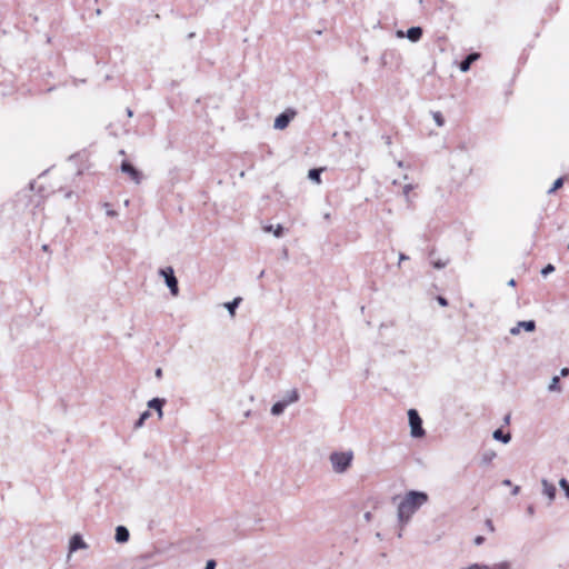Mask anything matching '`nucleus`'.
Returning <instances> with one entry per match:
<instances>
[{
  "mask_svg": "<svg viewBox=\"0 0 569 569\" xmlns=\"http://www.w3.org/2000/svg\"><path fill=\"white\" fill-rule=\"evenodd\" d=\"M284 409H286V403H283L282 400H280L272 405L270 411H271V415H273V416H280L283 413Z\"/></svg>",
  "mask_w": 569,
  "mask_h": 569,
  "instance_id": "412c9836",
  "label": "nucleus"
},
{
  "mask_svg": "<svg viewBox=\"0 0 569 569\" xmlns=\"http://www.w3.org/2000/svg\"><path fill=\"white\" fill-rule=\"evenodd\" d=\"M150 417V412L147 410V411H143L139 419L136 421L134 423V428H141L144 423V421Z\"/></svg>",
  "mask_w": 569,
  "mask_h": 569,
  "instance_id": "b1692460",
  "label": "nucleus"
},
{
  "mask_svg": "<svg viewBox=\"0 0 569 569\" xmlns=\"http://www.w3.org/2000/svg\"><path fill=\"white\" fill-rule=\"evenodd\" d=\"M264 274V270H262L260 273H259V278L263 277Z\"/></svg>",
  "mask_w": 569,
  "mask_h": 569,
  "instance_id": "3c124183",
  "label": "nucleus"
},
{
  "mask_svg": "<svg viewBox=\"0 0 569 569\" xmlns=\"http://www.w3.org/2000/svg\"><path fill=\"white\" fill-rule=\"evenodd\" d=\"M560 375H561L562 377L568 376V375H569V369H568V368H562V369L560 370Z\"/></svg>",
  "mask_w": 569,
  "mask_h": 569,
  "instance_id": "e433bc0d",
  "label": "nucleus"
},
{
  "mask_svg": "<svg viewBox=\"0 0 569 569\" xmlns=\"http://www.w3.org/2000/svg\"><path fill=\"white\" fill-rule=\"evenodd\" d=\"M250 416V411L248 410L247 412H244V417L248 418Z\"/></svg>",
  "mask_w": 569,
  "mask_h": 569,
  "instance_id": "8fccbe9b",
  "label": "nucleus"
},
{
  "mask_svg": "<svg viewBox=\"0 0 569 569\" xmlns=\"http://www.w3.org/2000/svg\"><path fill=\"white\" fill-rule=\"evenodd\" d=\"M154 376L160 379L162 377V369L161 368H157L156 371H154Z\"/></svg>",
  "mask_w": 569,
  "mask_h": 569,
  "instance_id": "f704fd0d",
  "label": "nucleus"
},
{
  "mask_svg": "<svg viewBox=\"0 0 569 569\" xmlns=\"http://www.w3.org/2000/svg\"><path fill=\"white\" fill-rule=\"evenodd\" d=\"M490 569H510V563L508 561H501L490 566Z\"/></svg>",
  "mask_w": 569,
  "mask_h": 569,
  "instance_id": "cd10ccee",
  "label": "nucleus"
},
{
  "mask_svg": "<svg viewBox=\"0 0 569 569\" xmlns=\"http://www.w3.org/2000/svg\"><path fill=\"white\" fill-rule=\"evenodd\" d=\"M487 525H488V527H490L491 530L493 529L492 523H491L490 520L487 521Z\"/></svg>",
  "mask_w": 569,
  "mask_h": 569,
  "instance_id": "a18cd8bd",
  "label": "nucleus"
},
{
  "mask_svg": "<svg viewBox=\"0 0 569 569\" xmlns=\"http://www.w3.org/2000/svg\"><path fill=\"white\" fill-rule=\"evenodd\" d=\"M127 114H128V117H132V114H133L132 110L128 108L127 109Z\"/></svg>",
  "mask_w": 569,
  "mask_h": 569,
  "instance_id": "79ce46f5",
  "label": "nucleus"
},
{
  "mask_svg": "<svg viewBox=\"0 0 569 569\" xmlns=\"http://www.w3.org/2000/svg\"><path fill=\"white\" fill-rule=\"evenodd\" d=\"M329 460L336 473H345L351 466L353 452L351 450L335 451L330 453Z\"/></svg>",
  "mask_w": 569,
  "mask_h": 569,
  "instance_id": "f03ea898",
  "label": "nucleus"
},
{
  "mask_svg": "<svg viewBox=\"0 0 569 569\" xmlns=\"http://www.w3.org/2000/svg\"><path fill=\"white\" fill-rule=\"evenodd\" d=\"M432 264L436 269H442L448 264V259L447 260H441V259L436 260L432 262Z\"/></svg>",
  "mask_w": 569,
  "mask_h": 569,
  "instance_id": "c756f323",
  "label": "nucleus"
},
{
  "mask_svg": "<svg viewBox=\"0 0 569 569\" xmlns=\"http://www.w3.org/2000/svg\"><path fill=\"white\" fill-rule=\"evenodd\" d=\"M509 286L513 287L516 284V281L515 279H511L509 282H508Z\"/></svg>",
  "mask_w": 569,
  "mask_h": 569,
  "instance_id": "37998d69",
  "label": "nucleus"
},
{
  "mask_svg": "<svg viewBox=\"0 0 569 569\" xmlns=\"http://www.w3.org/2000/svg\"><path fill=\"white\" fill-rule=\"evenodd\" d=\"M217 562L213 559L207 561L204 569H216Z\"/></svg>",
  "mask_w": 569,
  "mask_h": 569,
  "instance_id": "2f4dec72",
  "label": "nucleus"
},
{
  "mask_svg": "<svg viewBox=\"0 0 569 569\" xmlns=\"http://www.w3.org/2000/svg\"><path fill=\"white\" fill-rule=\"evenodd\" d=\"M240 302H241V298L237 297L232 301L224 303V307H226V309L228 310V312L230 313L231 317L234 316L236 309L238 308Z\"/></svg>",
  "mask_w": 569,
  "mask_h": 569,
  "instance_id": "f3484780",
  "label": "nucleus"
},
{
  "mask_svg": "<svg viewBox=\"0 0 569 569\" xmlns=\"http://www.w3.org/2000/svg\"><path fill=\"white\" fill-rule=\"evenodd\" d=\"M509 421H510V416L508 415V416L505 417V422L509 423Z\"/></svg>",
  "mask_w": 569,
  "mask_h": 569,
  "instance_id": "c03bdc74",
  "label": "nucleus"
},
{
  "mask_svg": "<svg viewBox=\"0 0 569 569\" xmlns=\"http://www.w3.org/2000/svg\"><path fill=\"white\" fill-rule=\"evenodd\" d=\"M164 402H166L164 399L153 398V399L148 401V407L151 408V409L157 410L159 418H161L162 415H163L162 407H163Z\"/></svg>",
  "mask_w": 569,
  "mask_h": 569,
  "instance_id": "2eb2a0df",
  "label": "nucleus"
},
{
  "mask_svg": "<svg viewBox=\"0 0 569 569\" xmlns=\"http://www.w3.org/2000/svg\"><path fill=\"white\" fill-rule=\"evenodd\" d=\"M408 259H409V257H408V256H406L405 253H400V254H399V261H400V262H401V261H405V260H408Z\"/></svg>",
  "mask_w": 569,
  "mask_h": 569,
  "instance_id": "58836bf2",
  "label": "nucleus"
},
{
  "mask_svg": "<svg viewBox=\"0 0 569 569\" xmlns=\"http://www.w3.org/2000/svg\"><path fill=\"white\" fill-rule=\"evenodd\" d=\"M519 492H520V487L519 486H515L511 493L513 496H517Z\"/></svg>",
  "mask_w": 569,
  "mask_h": 569,
  "instance_id": "4c0bfd02",
  "label": "nucleus"
},
{
  "mask_svg": "<svg viewBox=\"0 0 569 569\" xmlns=\"http://www.w3.org/2000/svg\"><path fill=\"white\" fill-rule=\"evenodd\" d=\"M480 54L477 52H472L468 54L459 64V69L461 72H467L471 64L479 59Z\"/></svg>",
  "mask_w": 569,
  "mask_h": 569,
  "instance_id": "9b49d317",
  "label": "nucleus"
},
{
  "mask_svg": "<svg viewBox=\"0 0 569 569\" xmlns=\"http://www.w3.org/2000/svg\"><path fill=\"white\" fill-rule=\"evenodd\" d=\"M460 569H490V566L483 563H472L468 567H463Z\"/></svg>",
  "mask_w": 569,
  "mask_h": 569,
  "instance_id": "c85d7f7f",
  "label": "nucleus"
},
{
  "mask_svg": "<svg viewBox=\"0 0 569 569\" xmlns=\"http://www.w3.org/2000/svg\"><path fill=\"white\" fill-rule=\"evenodd\" d=\"M130 538L129 530L124 526H118L116 528L114 539L118 543H126Z\"/></svg>",
  "mask_w": 569,
  "mask_h": 569,
  "instance_id": "4468645a",
  "label": "nucleus"
},
{
  "mask_svg": "<svg viewBox=\"0 0 569 569\" xmlns=\"http://www.w3.org/2000/svg\"><path fill=\"white\" fill-rule=\"evenodd\" d=\"M563 182H565V178H562V177L558 178V179L553 182L552 187L547 191V192H548V194H551V193H553L555 191H557L559 188H561V187L563 186Z\"/></svg>",
  "mask_w": 569,
  "mask_h": 569,
  "instance_id": "393cba45",
  "label": "nucleus"
},
{
  "mask_svg": "<svg viewBox=\"0 0 569 569\" xmlns=\"http://www.w3.org/2000/svg\"><path fill=\"white\" fill-rule=\"evenodd\" d=\"M559 486L565 491L566 497L569 499V482L565 478H561L559 480Z\"/></svg>",
  "mask_w": 569,
  "mask_h": 569,
  "instance_id": "bb28decb",
  "label": "nucleus"
},
{
  "mask_svg": "<svg viewBox=\"0 0 569 569\" xmlns=\"http://www.w3.org/2000/svg\"><path fill=\"white\" fill-rule=\"evenodd\" d=\"M450 163L452 170H458L460 180L466 179L471 172L469 157L465 152L452 153L450 157Z\"/></svg>",
  "mask_w": 569,
  "mask_h": 569,
  "instance_id": "7ed1b4c3",
  "label": "nucleus"
},
{
  "mask_svg": "<svg viewBox=\"0 0 569 569\" xmlns=\"http://www.w3.org/2000/svg\"><path fill=\"white\" fill-rule=\"evenodd\" d=\"M42 250H43V251H48V244H43V246H42Z\"/></svg>",
  "mask_w": 569,
  "mask_h": 569,
  "instance_id": "de8ad7c7",
  "label": "nucleus"
},
{
  "mask_svg": "<svg viewBox=\"0 0 569 569\" xmlns=\"http://www.w3.org/2000/svg\"><path fill=\"white\" fill-rule=\"evenodd\" d=\"M429 496L425 491L410 490L398 503L397 517L399 522L405 526L411 517L428 502Z\"/></svg>",
  "mask_w": 569,
  "mask_h": 569,
  "instance_id": "f257e3e1",
  "label": "nucleus"
},
{
  "mask_svg": "<svg viewBox=\"0 0 569 569\" xmlns=\"http://www.w3.org/2000/svg\"><path fill=\"white\" fill-rule=\"evenodd\" d=\"M413 189H415V186L411 184V183H407L402 188V194H403V197L406 199V202L408 204H411V202H412L411 199H410V191H412Z\"/></svg>",
  "mask_w": 569,
  "mask_h": 569,
  "instance_id": "5701e85b",
  "label": "nucleus"
},
{
  "mask_svg": "<svg viewBox=\"0 0 569 569\" xmlns=\"http://www.w3.org/2000/svg\"><path fill=\"white\" fill-rule=\"evenodd\" d=\"M437 301H438V303H439L440 306H442V307L448 306V300H447L445 297H442V296H438V297H437Z\"/></svg>",
  "mask_w": 569,
  "mask_h": 569,
  "instance_id": "473e14b6",
  "label": "nucleus"
},
{
  "mask_svg": "<svg viewBox=\"0 0 569 569\" xmlns=\"http://www.w3.org/2000/svg\"><path fill=\"white\" fill-rule=\"evenodd\" d=\"M397 164H398L399 168L403 167V162L402 161H398Z\"/></svg>",
  "mask_w": 569,
  "mask_h": 569,
  "instance_id": "49530a36",
  "label": "nucleus"
},
{
  "mask_svg": "<svg viewBox=\"0 0 569 569\" xmlns=\"http://www.w3.org/2000/svg\"><path fill=\"white\" fill-rule=\"evenodd\" d=\"M86 548H87V543L83 541L81 536L74 535L71 537L70 542H69L70 552L77 551L79 549H86Z\"/></svg>",
  "mask_w": 569,
  "mask_h": 569,
  "instance_id": "ddd939ff",
  "label": "nucleus"
},
{
  "mask_svg": "<svg viewBox=\"0 0 569 569\" xmlns=\"http://www.w3.org/2000/svg\"><path fill=\"white\" fill-rule=\"evenodd\" d=\"M296 114L297 112L293 109L284 110L274 119L273 128L277 130L286 129Z\"/></svg>",
  "mask_w": 569,
  "mask_h": 569,
  "instance_id": "423d86ee",
  "label": "nucleus"
},
{
  "mask_svg": "<svg viewBox=\"0 0 569 569\" xmlns=\"http://www.w3.org/2000/svg\"><path fill=\"white\" fill-rule=\"evenodd\" d=\"M408 419L410 425V433L413 438H420L425 435V430L422 428V420L416 409H410L408 411Z\"/></svg>",
  "mask_w": 569,
  "mask_h": 569,
  "instance_id": "20e7f679",
  "label": "nucleus"
},
{
  "mask_svg": "<svg viewBox=\"0 0 569 569\" xmlns=\"http://www.w3.org/2000/svg\"><path fill=\"white\" fill-rule=\"evenodd\" d=\"M522 329L528 332H532L536 329V322L533 320L519 321L515 327L510 329V333L512 336H517L520 333V330Z\"/></svg>",
  "mask_w": 569,
  "mask_h": 569,
  "instance_id": "9d476101",
  "label": "nucleus"
},
{
  "mask_svg": "<svg viewBox=\"0 0 569 569\" xmlns=\"http://www.w3.org/2000/svg\"><path fill=\"white\" fill-rule=\"evenodd\" d=\"M299 399H300L299 391L296 388H293L291 390H288L281 400L283 403H286V407H288L292 403L298 402Z\"/></svg>",
  "mask_w": 569,
  "mask_h": 569,
  "instance_id": "f8f14e48",
  "label": "nucleus"
},
{
  "mask_svg": "<svg viewBox=\"0 0 569 569\" xmlns=\"http://www.w3.org/2000/svg\"><path fill=\"white\" fill-rule=\"evenodd\" d=\"M107 214L110 217H114L117 214V212L114 210L108 209Z\"/></svg>",
  "mask_w": 569,
  "mask_h": 569,
  "instance_id": "ea45409f",
  "label": "nucleus"
},
{
  "mask_svg": "<svg viewBox=\"0 0 569 569\" xmlns=\"http://www.w3.org/2000/svg\"><path fill=\"white\" fill-rule=\"evenodd\" d=\"M432 118H433V120H435V122H436V124H437L438 127H442V126L445 124V119H443V117H442L441 112H439V111H433V112H432Z\"/></svg>",
  "mask_w": 569,
  "mask_h": 569,
  "instance_id": "a878e982",
  "label": "nucleus"
},
{
  "mask_svg": "<svg viewBox=\"0 0 569 569\" xmlns=\"http://www.w3.org/2000/svg\"><path fill=\"white\" fill-rule=\"evenodd\" d=\"M159 274L163 277L167 287L171 295L177 297L179 295L178 279L174 276V271L171 267L162 268L159 270Z\"/></svg>",
  "mask_w": 569,
  "mask_h": 569,
  "instance_id": "39448f33",
  "label": "nucleus"
},
{
  "mask_svg": "<svg viewBox=\"0 0 569 569\" xmlns=\"http://www.w3.org/2000/svg\"><path fill=\"white\" fill-rule=\"evenodd\" d=\"M548 391H550V392H560L561 391L560 379L558 376H553L551 378V381L548 385Z\"/></svg>",
  "mask_w": 569,
  "mask_h": 569,
  "instance_id": "aec40b11",
  "label": "nucleus"
},
{
  "mask_svg": "<svg viewBox=\"0 0 569 569\" xmlns=\"http://www.w3.org/2000/svg\"><path fill=\"white\" fill-rule=\"evenodd\" d=\"M555 271V267L553 264L551 263H548L542 270H541V274L543 277H547L549 273L553 272Z\"/></svg>",
  "mask_w": 569,
  "mask_h": 569,
  "instance_id": "7c9ffc66",
  "label": "nucleus"
},
{
  "mask_svg": "<svg viewBox=\"0 0 569 569\" xmlns=\"http://www.w3.org/2000/svg\"><path fill=\"white\" fill-rule=\"evenodd\" d=\"M121 171L123 173L129 174L131 180L134 181L137 184L140 183V181H141V172L138 169H136L130 162L123 161L121 163Z\"/></svg>",
  "mask_w": 569,
  "mask_h": 569,
  "instance_id": "6e6552de",
  "label": "nucleus"
},
{
  "mask_svg": "<svg viewBox=\"0 0 569 569\" xmlns=\"http://www.w3.org/2000/svg\"><path fill=\"white\" fill-rule=\"evenodd\" d=\"M502 485H503V486H510V485H511V481H510L509 479H505V480L502 481Z\"/></svg>",
  "mask_w": 569,
  "mask_h": 569,
  "instance_id": "a19ab883",
  "label": "nucleus"
},
{
  "mask_svg": "<svg viewBox=\"0 0 569 569\" xmlns=\"http://www.w3.org/2000/svg\"><path fill=\"white\" fill-rule=\"evenodd\" d=\"M496 457V452L492 450L485 451L481 456V463L489 465Z\"/></svg>",
  "mask_w": 569,
  "mask_h": 569,
  "instance_id": "4be33fe9",
  "label": "nucleus"
},
{
  "mask_svg": "<svg viewBox=\"0 0 569 569\" xmlns=\"http://www.w3.org/2000/svg\"><path fill=\"white\" fill-rule=\"evenodd\" d=\"M325 219H327V220L330 219V213H326Z\"/></svg>",
  "mask_w": 569,
  "mask_h": 569,
  "instance_id": "09e8293b",
  "label": "nucleus"
},
{
  "mask_svg": "<svg viewBox=\"0 0 569 569\" xmlns=\"http://www.w3.org/2000/svg\"><path fill=\"white\" fill-rule=\"evenodd\" d=\"M263 230L266 232H272L274 237L280 238L283 232V227L281 224H277L276 227H273L272 224H269V226H264Z\"/></svg>",
  "mask_w": 569,
  "mask_h": 569,
  "instance_id": "a211bd4d",
  "label": "nucleus"
},
{
  "mask_svg": "<svg viewBox=\"0 0 569 569\" xmlns=\"http://www.w3.org/2000/svg\"><path fill=\"white\" fill-rule=\"evenodd\" d=\"M398 38L407 37L411 42H418L422 37V29L420 27H411L405 33L402 30L397 31Z\"/></svg>",
  "mask_w": 569,
  "mask_h": 569,
  "instance_id": "0eeeda50",
  "label": "nucleus"
},
{
  "mask_svg": "<svg viewBox=\"0 0 569 569\" xmlns=\"http://www.w3.org/2000/svg\"><path fill=\"white\" fill-rule=\"evenodd\" d=\"M542 495L547 497L549 505L556 499L557 489L553 483L547 479H541Z\"/></svg>",
  "mask_w": 569,
  "mask_h": 569,
  "instance_id": "1a4fd4ad",
  "label": "nucleus"
},
{
  "mask_svg": "<svg viewBox=\"0 0 569 569\" xmlns=\"http://www.w3.org/2000/svg\"><path fill=\"white\" fill-rule=\"evenodd\" d=\"M485 541L482 536H478L475 538V545L480 546Z\"/></svg>",
  "mask_w": 569,
  "mask_h": 569,
  "instance_id": "72a5a7b5",
  "label": "nucleus"
},
{
  "mask_svg": "<svg viewBox=\"0 0 569 569\" xmlns=\"http://www.w3.org/2000/svg\"><path fill=\"white\" fill-rule=\"evenodd\" d=\"M527 513H528L529 516H533V513H535V508H533V506H528V507H527Z\"/></svg>",
  "mask_w": 569,
  "mask_h": 569,
  "instance_id": "c9c22d12",
  "label": "nucleus"
},
{
  "mask_svg": "<svg viewBox=\"0 0 569 569\" xmlns=\"http://www.w3.org/2000/svg\"><path fill=\"white\" fill-rule=\"evenodd\" d=\"M321 172H322L321 168L310 169L308 172V178L316 183H320L321 182V179H320Z\"/></svg>",
  "mask_w": 569,
  "mask_h": 569,
  "instance_id": "6ab92c4d",
  "label": "nucleus"
},
{
  "mask_svg": "<svg viewBox=\"0 0 569 569\" xmlns=\"http://www.w3.org/2000/svg\"><path fill=\"white\" fill-rule=\"evenodd\" d=\"M492 437L497 441H501L503 443H509L511 440L510 433H503L501 429H497L493 431Z\"/></svg>",
  "mask_w": 569,
  "mask_h": 569,
  "instance_id": "dca6fc26",
  "label": "nucleus"
}]
</instances>
